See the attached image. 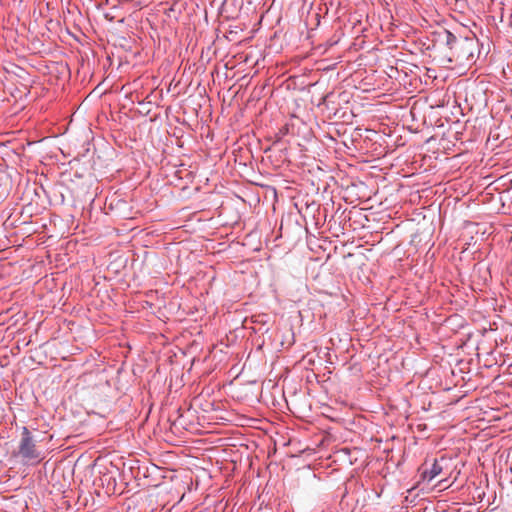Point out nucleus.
<instances>
[{
    "label": "nucleus",
    "mask_w": 512,
    "mask_h": 512,
    "mask_svg": "<svg viewBox=\"0 0 512 512\" xmlns=\"http://www.w3.org/2000/svg\"><path fill=\"white\" fill-rule=\"evenodd\" d=\"M446 44L449 46L452 56L461 63L473 62L479 51V43L475 37H456L447 32Z\"/></svg>",
    "instance_id": "obj_1"
},
{
    "label": "nucleus",
    "mask_w": 512,
    "mask_h": 512,
    "mask_svg": "<svg viewBox=\"0 0 512 512\" xmlns=\"http://www.w3.org/2000/svg\"><path fill=\"white\" fill-rule=\"evenodd\" d=\"M18 454L29 463H39L42 460L41 452L37 449L35 441L27 427H23Z\"/></svg>",
    "instance_id": "obj_2"
},
{
    "label": "nucleus",
    "mask_w": 512,
    "mask_h": 512,
    "mask_svg": "<svg viewBox=\"0 0 512 512\" xmlns=\"http://www.w3.org/2000/svg\"><path fill=\"white\" fill-rule=\"evenodd\" d=\"M443 471V467L437 459H434L430 469H423L421 477L423 480L431 481Z\"/></svg>",
    "instance_id": "obj_3"
}]
</instances>
